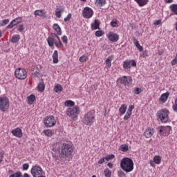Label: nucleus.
I'll return each mask as SVG.
<instances>
[{"label":"nucleus","instance_id":"18","mask_svg":"<svg viewBox=\"0 0 177 177\" xmlns=\"http://www.w3.org/2000/svg\"><path fill=\"white\" fill-rule=\"evenodd\" d=\"M114 157H115L114 154L106 155L105 157H103L100 160V161H98V164L102 165L103 162H106V161H110V160H113Z\"/></svg>","mask_w":177,"mask_h":177},{"label":"nucleus","instance_id":"42","mask_svg":"<svg viewBox=\"0 0 177 177\" xmlns=\"http://www.w3.org/2000/svg\"><path fill=\"white\" fill-rule=\"evenodd\" d=\"M96 2L99 6H104L106 5V0H96Z\"/></svg>","mask_w":177,"mask_h":177},{"label":"nucleus","instance_id":"5","mask_svg":"<svg viewBox=\"0 0 177 177\" xmlns=\"http://www.w3.org/2000/svg\"><path fill=\"white\" fill-rule=\"evenodd\" d=\"M30 174L33 177H46L44 176V170H42V167L38 165H35L32 167Z\"/></svg>","mask_w":177,"mask_h":177},{"label":"nucleus","instance_id":"61","mask_svg":"<svg viewBox=\"0 0 177 177\" xmlns=\"http://www.w3.org/2000/svg\"><path fill=\"white\" fill-rule=\"evenodd\" d=\"M173 0H165L166 3H172Z\"/></svg>","mask_w":177,"mask_h":177},{"label":"nucleus","instance_id":"4","mask_svg":"<svg viewBox=\"0 0 177 177\" xmlns=\"http://www.w3.org/2000/svg\"><path fill=\"white\" fill-rule=\"evenodd\" d=\"M95 115L92 112H88L86 113L83 118V124H85V125H92L93 122H95Z\"/></svg>","mask_w":177,"mask_h":177},{"label":"nucleus","instance_id":"62","mask_svg":"<svg viewBox=\"0 0 177 177\" xmlns=\"http://www.w3.org/2000/svg\"><path fill=\"white\" fill-rule=\"evenodd\" d=\"M154 161L150 160V165H151V167H154Z\"/></svg>","mask_w":177,"mask_h":177},{"label":"nucleus","instance_id":"10","mask_svg":"<svg viewBox=\"0 0 177 177\" xmlns=\"http://www.w3.org/2000/svg\"><path fill=\"white\" fill-rule=\"evenodd\" d=\"M118 82L129 86L132 84V77L131 76H122L118 80Z\"/></svg>","mask_w":177,"mask_h":177},{"label":"nucleus","instance_id":"23","mask_svg":"<svg viewBox=\"0 0 177 177\" xmlns=\"http://www.w3.org/2000/svg\"><path fill=\"white\" fill-rule=\"evenodd\" d=\"M134 45L136 46L137 49H138L139 52H143V47L140 46V44L139 43V41L133 38V41Z\"/></svg>","mask_w":177,"mask_h":177},{"label":"nucleus","instance_id":"26","mask_svg":"<svg viewBox=\"0 0 177 177\" xmlns=\"http://www.w3.org/2000/svg\"><path fill=\"white\" fill-rule=\"evenodd\" d=\"M53 62L55 64L59 63V54L57 50H55L54 53L53 54Z\"/></svg>","mask_w":177,"mask_h":177},{"label":"nucleus","instance_id":"53","mask_svg":"<svg viewBox=\"0 0 177 177\" xmlns=\"http://www.w3.org/2000/svg\"><path fill=\"white\" fill-rule=\"evenodd\" d=\"M142 57H149V52L147 51V50H145L143 53H142Z\"/></svg>","mask_w":177,"mask_h":177},{"label":"nucleus","instance_id":"55","mask_svg":"<svg viewBox=\"0 0 177 177\" xmlns=\"http://www.w3.org/2000/svg\"><path fill=\"white\" fill-rule=\"evenodd\" d=\"M102 31L101 30H97L95 32V36L96 37H102Z\"/></svg>","mask_w":177,"mask_h":177},{"label":"nucleus","instance_id":"39","mask_svg":"<svg viewBox=\"0 0 177 177\" xmlns=\"http://www.w3.org/2000/svg\"><path fill=\"white\" fill-rule=\"evenodd\" d=\"M104 174L105 177H111V171L110 169H109V168L105 169Z\"/></svg>","mask_w":177,"mask_h":177},{"label":"nucleus","instance_id":"60","mask_svg":"<svg viewBox=\"0 0 177 177\" xmlns=\"http://www.w3.org/2000/svg\"><path fill=\"white\" fill-rule=\"evenodd\" d=\"M113 165H114L113 163H111V162H109L107 164V166L109 167V168H113Z\"/></svg>","mask_w":177,"mask_h":177},{"label":"nucleus","instance_id":"59","mask_svg":"<svg viewBox=\"0 0 177 177\" xmlns=\"http://www.w3.org/2000/svg\"><path fill=\"white\" fill-rule=\"evenodd\" d=\"M54 160L55 161H57V160H60V156H54Z\"/></svg>","mask_w":177,"mask_h":177},{"label":"nucleus","instance_id":"15","mask_svg":"<svg viewBox=\"0 0 177 177\" xmlns=\"http://www.w3.org/2000/svg\"><path fill=\"white\" fill-rule=\"evenodd\" d=\"M108 39L111 41V42H117L118 39H120V36L117 33H114V32H109L108 34Z\"/></svg>","mask_w":177,"mask_h":177},{"label":"nucleus","instance_id":"3","mask_svg":"<svg viewBox=\"0 0 177 177\" xmlns=\"http://www.w3.org/2000/svg\"><path fill=\"white\" fill-rule=\"evenodd\" d=\"M168 115H169V111L165 109L157 112L158 120L161 122H168Z\"/></svg>","mask_w":177,"mask_h":177},{"label":"nucleus","instance_id":"57","mask_svg":"<svg viewBox=\"0 0 177 177\" xmlns=\"http://www.w3.org/2000/svg\"><path fill=\"white\" fill-rule=\"evenodd\" d=\"M3 152H0V162H2L3 161Z\"/></svg>","mask_w":177,"mask_h":177},{"label":"nucleus","instance_id":"2","mask_svg":"<svg viewBox=\"0 0 177 177\" xmlns=\"http://www.w3.org/2000/svg\"><path fill=\"white\" fill-rule=\"evenodd\" d=\"M120 168L127 174L133 171V160L129 158H122L120 161Z\"/></svg>","mask_w":177,"mask_h":177},{"label":"nucleus","instance_id":"17","mask_svg":"<svg viewBox=\"0 0 177 177\" xmlns=\"http://www.w3.org/2000/svg\"><path fill=\"white\" fill-rule=\"evenodd\" d=\"M154 135V129L148 127L144 132V136L147 138H151Z\"/></svg>","mask_w":177,"mask_h":177},{"label":"nucleus","instance_id":"40","mask_svg":"<svg viewBox=\"0 0 177 177\" xmlns=\"http://www.w3.org/2000/svg\"><path fill=\"white\" fill-rule=\"evenodd\" d=\"M140 93H142V88L139 87H136L133 90V94L140 95Z\"/></svg>","mask_w":177,"mask_h":177},{"label":"nucleus","instance_id":"19","mask_svg":"<svg viewBox=\"0 0 177 177\" xmlns=\"http://www.w3.org/2000/svg\"><path fill=\"white\" fill-rule=\"evenodd\" d=\"M11 133L16 138H21L23 136V131H21V129L20 128L12 130Z\"/></svg>","mask_w":177,"mask_h":177},{"label":"nucleus","instance_id":"9","mask_svg":"<svg viewBox=\"0 0 177 177\" xmlns=\"http://www.w3.org/2000/svg\"><path fill=\"white\" fill-rule=\"evenodd\" d=\"M78 111H80V106L69 108L66 110V115H68V117H71L72 118H77V116L78 115Z\"/></svg>","mask_w":177,"mask_h":177},{"label":"nucleus","instance_id":"12","mask_svg":"<svg viewBox=\"0 0 177 177\" xmlns=\"http://www.w3.org/2000/svg\"><path fill=\"white\" fill-rule=\"evenodd\" d=\"M82 15L85 19H91L93 16V10L89 7H85L82 11Z\"/></svg>","mask_w":177,"mask_h":177},{"label":"nucleus","instance_id":"49","mask_svg":"<svg viewBox=\"0 0 177 177\" xmlns=\"http://www.w3.org/2000/svg\"><path fill=\"white\" fill-rule=\"evenodd\" d=\"M22 168L24 171H27V169L30 168V165L28 163H24L22 166Z\"/></svg>","mask_w":177,"mask_h":177},{"label":"nucleus","instance_id":"8","mask_svg":"<svg viewBox=\"0 0 177 177\" xmlns=\"http://www.w3.org/2000/svg\"><path fill=\"white\" fill-rule=\"evenodd\" d=\"M15 75L18 80H26L27 78V71L24 68H18L15 70Z\"/></svg>","mask_w":177,"mask_h":177},{"label":"nucleus","instance_id":"47","mask_svg":"<svg viewBox=\"0 0 177 177\" xmlns=\"http://www.w3.org/2000/svg\"><path fill=\"white\" fill-rule=\"evenodd\" d=\"M9 177H21V172H16L10 175Z\"/></svg>","mask_w":177,"mask_h":177},{"label":"nucleus","instance_id":"63","mask_svg":"<svg viewBox=\"0 0 177 177\" xmlns=\"http://www.w3.org/2000/svg\"><path fill=\"white\" fill-rule=\"evenodd\" d=\"M24 177H30V175H28V174H27V173H25L24 174Z\"/></svg>","mask_w":177,"mask_h":177},{"label":"nucleus","instance_id":"20","mask_svg":"<svg viewBox=\"0 0 177 177\" xmlns=\"http://www.w3.org/2000/svg\"><path fill=\"white\" fill-rule=\"evenodd\" d=\"M100 26L99 19H95L94 23L91 24V30H100Z\"/></svg>","mask_w":177,"mask_h":177},{"label":"nucleus","instance_id":"48","mask_svg":"<svg viewBox=\"0 0 177 177\" xmlns=\"http://www.w3.org/2000/svg\"><path fill=\"white\" fill-rule=\"evenodd\" d=\"M71 13H69L66 17L64 18V21L67 23V21H70V19H71Z\"/></svg>","mask_w":177,"mask_h":177},{"label":"nucleus","instance_id":"52","mask_svg":"<svg viewBox=\"0 0 177 177\" xmlns=\"http://www.w3.org/2000/svg\"><path fill=\"white\" fill-rule=\"evenodd\" d=\"M17 31L19 32H23V31H24V26L23 25H19Z\"/></svg>","mask_w":177,"mask_h":177},{"label":"nucleus","instance_id":"16","mask_svg":"<svg viewBox=\"0 0 177 177\" xmlns=\"http://www.w3.org/2000/svg\"><path fill=\"white\" fill-rule=\"evenodd\" d=\"M21 22V17H19L17 18H15V19H13L7 26V28H13L15 27V26H17V24H19V23Z\"/></svg>","mask_w":177,"mask_h":177},{"label":"nucleus","instance_id":"33","mask_svg":"<svg viewBox=\"0 0 177 177\" xmlns=\"http://www.w3.org/2000/svg\"><path fill=\"white\" fill-rule=\"evenodd\" d=\"M37 89L39 92H44V91H45V84L44 82H40L37 86Z\"/></svg>","mask_w":177,"mask_h":177},{"label":"nucleus","instance_id":"22","mask_svg":"<svg viewBox=\"0 0 177 177\" xmlns=\"http://www.w3.org/2000/svg\"><path fill=\"white\" fill-rule=\"evenodd\" d=\"M53 30H55V31H56L57 34L58 35H62V28H60V26H59V24H54L53 25Z\"/></svg>","mask_w":177,"mask_h":177},{"label":"nucleus","instance_id":"44","mask_svg":"<svg viewBox=\"0 0 177 177\" xmlns=\"http://www.w3.org/2000/svg\"><path fill=\"white\" fill-rule=\"evenodd\" d=\"M118 177H127V175L122 170H119L118 171Z\"/></svg>","mask_w":177,"mask_h":177},{"label":"nucleus","instance_id":"7","mask_svg":"<svg viewBox=\"0 0 177 177\" xmlns=\"http://www.w3.org/2000/svg\"><path fill=\"white\" fill-rule=\"evenodd\" d=\"M44 124L46 128H52L56 125V120H55V116H46L44 120Z\"/></svg>","mask_w":177,"mask_h":177},{"label":"nucleus","instance_id":"14","mask_svg":"<svg viewBox=\"0 0 177 177\" xmlns=\"http://www.w3.org/2000/svg\"><path fill=\"white\" fill-rule=\"evenodd\" d=\"M59 39V36H57L55 33H51L50 35V37H48L47 39V42L48 44V46L52 47L53 45H55V41Z\"/></svg>","mask_w":177,"mask_h":177},{"label":"nucleus","instance_id":"51","mask_svg":"<svg viewBox=\"0 0 177 177\" xmlns=\"http://www.w3.org/2000/svg\"><path fill=\"white\" fill-rule=\"evenodd\" d=\"M62 40L64 42V44H68V39L67 38V36H63L62 37Z\"/></svg>","mask_w":177,"mask_h":177},{"label":"nucleus","instance_id":"54","mask_svg":"<svg viewBox=\"0 0 177 177\" xmlns=\"http://www.w3.org/2000/svg\"><path fill=\"white\" fill-rule=\"evenodd\" d=\"M117 25H118L117 21L113 20V21H111V27H117Z\"/></svg>","mask_w":177,"mask_h":177},{"label":"nucleus","instance_id":"45","mask_svg":"<svg viewBox=\"0 0 177 177\" xmlns=\"http://www.w3.org/2000/svg\"><path fill=\"white\" fill-rule=\"evenodd\" d=\"M132 115V113H129V112H127L123 120H124V121H127V120L129 118H131V116Z\"/></svg>","mask_w":177,"mask_h":177},{"label":"nucleus","instance_id":"38","mask_svg":"<svg viewBox=\"0 0 177 177\" xmlns=\"http://www.w3.org/2000/svg\"><path fill=\"white\" fill-rule=\"evenodd\" d=\"M43 133H44L46 136H48V137H50L53 135V132H52V130H49V129L44 130Z\"/></svg>","mask_w":177,"mask_h":177},{"label":"nucleus","instance_id":"31","mask_svg":"<svg viewBox=\"0 0 177 177\" xmlns=\"http://www.w3.org/2000/svg\"><path fill=\"white\" fill-rule=\"evenodd\" d=\"M127 104H122L120 108L119 109V111L122 115L125 114V113H127Z\"/></svg>","mask_w":177,"mask_h":177},{"label":"nucleus","instance_id":"28","mask_svg":"<svg viewBox=\"0 0 177 177\" xmlns=\"http://www.w3.org/2000/svg\"><path fill=\"white\" fill-rule=\"evenodd\" d=\"M28 104H32L35 100V95L33 94H31L28 97Z\"/></svg>","mask_w":177,"mask_h":177},{"label":"nucleus","instance_id":"34","mask_svg":"<svg viewBox=\"0 0 177 177\" xmlns=\"http://www.w3.org/2000/svg\"><path fill=\"white\" fill-rule=\"evenodd\" d=\"M75 103L71 100H67L64 102V106L66 107H74Z\"/></svg>","mask_w":177,"mask_h":177},{"label":"nucleus","instance_id":"1","mask_svg":"<svg viewBox=\"0 0 177 177\" xmlns=\"http://www.w3.org/2000/svg\"><path fill=\"white\" fill-rule=\"evenodd\" d=\"M57 152L61 158L66 160V158H71L74 153V148L70 143H62L58 146Z\"/></svg>","mask_w":177,"mask_h":177},{"label":"nucleus","instance_id":"64","mask_svg":"<svg viewBox=\"0 0 177 177\" xmlns=\"http://www.w3.org/2000/svg\"><path fill=\"white\" fill-rule=\"evenodd\" d=\"M162 55V52H159V55L161 56Z\"/></svg>","mask_w":177,"mask_h":177},{"label":"nucleus","instance_id":"24","mask_svg":"<svg viewBox=\"0 0 177 177\" xmlns=\"http://www.w3.org/2000/svg\"><path fill=\"white\" fill-rule=\"evenodd\" d=\"M64 12V10L62 8V7H59L56 9L55 10V16L57 17V19H60L62 17V13Z\"/></svg>","mask_w":177,"mask_h":177},{"label":"nucleus","instance_id":"30","mask_svg":"<svg viewBox=\"0 0 177 177\" xmlns=\"http://www.w3.org/2000/svg\"><path fill=\"white\" fill-rule=\"evenodd\" d=\"M113 59H114V56L113 55L107 57L106 59V65L107 67H111V62H113Z\"/></svg>","mask_w":177,"mask_h":177},{"label":"nucleus","instance_id":"27","mask_svg":"<svg viewBox=\"0 0 177 177\" xmlns=\"http://www.w3.org/2000/svg\"><path fill=\"white\" fill-rule=\"evenodd\" d=\"M35 16H39V17H44L45 16V12L43 10H37L34 12Z\"/></svg>","mask_w":177,"mask_h":177},{"label":"nucleus","instance_id":"32","mask_svg":"<svg viewBox=\"0 0 177 177\" xmlns=\"http://www.w3.org/2000/svg\"><path fill=\"white\" fill-rule=\"evenodd\" d=\"M137 3H138L139 6H145V5H147L149 0H134Z\"/></svg>","mask_w":177,"mask_h":177},{"label":"nucleus","instance_id":"29","mask_svg":"<svg viewBox=\"0 0 177 177\" xmlns=\"http://www.w3.org/2000/svg\"><path fill=\"white\" fill-rule=\"evenodd\" d=\"M63 87L60 84H57L54 86V92L56 93H60V92H62Z\"/></svg>","mask_w":177,"mask_h":177},{"label":"nucleus","instance_id":"41","mask_svg":"<svg viewBox=\"0 0 177 177\" xmlns=\"http://www.w3.org/2000/svg\"><path fill=\"white\" fill-rule=\"evenodd\" d=\"M129 150V148L127 145H122L121 146V151L127 153Z\"/></svg>","mask_w":177,"mask_h":177},{"label":"nucleus","instance_id":"25","mask_svg":"<svg viewBox=\"0 0 177 177\" xmlns=\"http://www.w3.org/2000/svg\"><path fill=\"white\" fill-rule=\"evenodd\" d=\"M20 41V35H14L10 39V42L12 44H17Z\"/></svg>","mask_w":177,"mask_h":177},{"label":"nucleus","instance_id":"46","mask_svg":"<svg viewBox=\"0 0 177 177\" xmlns=\"http://www.w3.org/2000/svg\"><path fill=\"white\" fill-rule=\"evenodd\" d=\"M86 59H88V57L82 55L80 57L79 60L80 62H81V63H84V62H86Z\"/></svg>","mask_w":177,"mask_h":177},{"label":"nucleus","instance_id":"43","mask_svg":"<svg viewBox=\"0 0 177 177\" xmlns=\"http://www.w3.org/2000/svg\"><path fill=\"white\" fill-rule=\"evenodd\" d=\"M9 23V19H3L0 22L1 27H3V26H6Z\"/></svg>","mask_w":177,"mask_h":177},{"label":"nucleus","instance_id":"56","mask_svg":"<svg viewBox=\"0 0 177 177\" xmlns=\"http://www.w3.org/2000/svg\"><path fill=\"white\" fill-rule=\"evenodd\" d=\"M176 64H177V58L176 57H175V59H174L171 61V66H175Z\"/></svg>","mask_w":177,"mask_h":177},{"label":"nucleus","instance_id":"58","mask_svg":"<svg viewBox=\"0 0 177 177\" xmlns=\"http://www.w3.org/2000/svg\"><path fill=\"white\" fill-rule=\"evenodd\" d=\"M160 24H161V20L156 21L155 23H154L155 26H158Z\"/></svg>","mask_w":177,"mask_h":177},{"label":"nucleus","instance_id":"37","mask_svg":"<svg viewBox=\"0 0 177 177\" xmlns=\"http://www.w3.org/2000/svg\"><path fill=\"white\" fill-rule=\"evenodd\" d=\"M54 44L57 46V48H60V46H63V43H62L60 37H58V39H56Z\"/></svg>","mask_w":177,"mask_h":177},{"label":"nucleus","instance_id":"13","mask_svg":"<svg viewBox=\"0 0 177 177\" xmlns=\"http://www.w3.org/2000/svg\"><path fill=\"white\" fill-rule=\"evenodd\" d=\"M136 67V62L135 60L127 59L123 62V68L128 70L131 68V66Z\"/></svg>","mask_w":177,"mask_h":177},{"label":"nucleus","instance_id":"21","mask_svg":"<svg viewBox=\"0 0 177 177\" xmlns=\"http://www.w3.org/2000/svg\"><path fill=\"white\" fill-rule=\"evenodd\" d=\"M169 97V93L168 92L162 94L159 100H160V102H161L162 103H165V102H167V100H168Z\"/></svg>","mask_w":177,"mask_h":177},{"label":"nucleus","instance_id":"36","mask_svg":"<svg viewBox=\"0 0 177 177\" xmlns=\"http://www.w3.org/2000/svg\"><path fill=\"white\" fill-rule=\"evenodd\" d=\"M153 162L155 164H161V156H155L153 157Z\"/></svg>","mask_w":177,"mask_h":177},{"label":"nucleus","instance_id":"6","mask_svg":"<svg viewBox=\"0 0 177 177\" xmlns=\"http://www.w3.org/2000/svg\"><path fill=\"white\" fill-rule=\"evenodd\" d=\"M9 99L8 97H0V110L1 111L5 112L9 110Z\"/></svg>","mask_w":177,"mask_h":177},{"label":"nucleus","instance_id":"50","mask_svg":"<svg viewBox=\"0 0 177 177\" xmlns=\"http://www.w3.org/2000/svg\"><path fill=\"white\" fill-rule=\"evenodd\" d=\"M134 109H135L134 105H130L129 109H127V113H130L132 114V110H133Z\"/></svg>","mask_w":177,"mask_h":177},{"label":"nucleus","instance_id":"35","mask_svg":"<svg viewBox=\"0 0 177 177\" xmlns=\"http://www.w3.org/2000/svg\"><path fill=\"white\" fill-rule=\"evenodd\" d=\"M169 9L177 15V4H172L169 6Z\"/></svg>","mask_w":177,"mask_h":177},{"label":"nucleus","instance_id":"11","mask_svg":"<svg viewBox=\"0 0 177 177\" xmlns=\"http://www.w3.org/2000/svg\"><path fill=\"white\" fill-rule=\"evenodd\" d=\"M158 129L160 135H162V136H168L172 128L171 127V126H167V127L161 126L158 128Z\"/></svg>","mask_w":177,"mask_h":177}]
</instances>
